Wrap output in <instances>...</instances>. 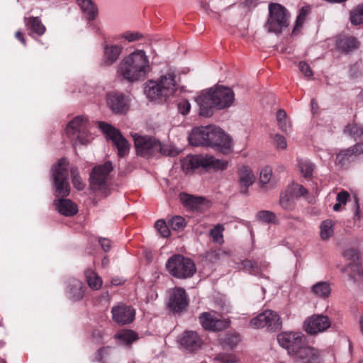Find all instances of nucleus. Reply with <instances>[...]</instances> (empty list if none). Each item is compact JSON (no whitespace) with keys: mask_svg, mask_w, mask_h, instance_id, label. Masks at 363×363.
<instances>
[{"mask_svg":"<svg viewBox=\"0 0 363 363\" xmlns=\"http://www.w3.org/2000/svg\"><path fill=\"white\" fill-rule=\"evenodd\" d=\"M151 70L149 57L143 50H135L118 64L117 74L128 82L143 81Z\"/></svg>","mask_w":363,"mask_h":363,"instance_id":"nucleus-1","label":"nucleus"},{"mask_svg":"<svg viewBox=\"0 0 363 363\" xmlns=\"http://www.w3.org/2000/svg\"><path fill=\"white\" fill-rule=\"evenodd\" d=\"M195 100L199 107L200 115L208 117L212 115L214 108L223 109L230 107L235 100V94L229 87L216 86L203 91Z\"/></svg>","mask_w":363,"mask_h":363,"instance_id":"nucleus-2","label":"nucleus"},{"mask_svg":"<svg viewBox=\"0 0 363 363\" xmlns=\"http://www.w3.org/2000/svg\"><path fill=\"white\" fill-rule=\"evenodd\" d=\"M179 87L175 69L168 67L157 79L145 83V93L151 101H166L177 94Z\"/></svg>","mask_w":363,"mask_h":363,"instance_id":"nucleus-3","label":"nucleus"},{"mask_svg":"<svg viewBox=\"0 0 363 363\" xmlns=\"http://www.w3.org/2000/svg\"><path fill=\"white\" fill-rule=\"evenodd\" d=\"M290 13L282 5L277 3L269 4V16L264 28L269 33L279 34L289 25Z\"/></svg>","mask_w":363,"mask_h":363,"instance_id":"nucleus-4","label":"nucleus"},{"mask_svg":"<svg viewBox=\"0 0 363 363\" xmlns=\"http://www.w3.org/2000/svg\"><path fill=\"white\" fill-rule=\"evenodd\" d=\"M228 166L227 160H219L211 155H188L182 161V167L186 173L199 167L225 170Z\"/></svg>","mask_w":363,"mask_h":363,"instance_id":"nucleus-5","label":"nucleus"},{"mask_svg":"<svg viewBox=\"0 0 363 363\" xmlns=\"http://www.w3.org/2000/svg\"><path fill=\"white\" fill-rule=\"evenodd\" d=\"M166 268L171 275L177 279L191 277L196 272L194 262L180 255H175L169 258Z\"/></svg>","mask_w":363,"mask_h":363,"instance_id":"nucleus-6","label":"nucleus"},{"mask_svg":"<svg viewBox=\"0 0 363 363\" xmlns=\"http://www.w3.org/2000/svg\"><path fill=\"white\" fill-rule=\"evenodd\" d=\"M68 161L65 158L58 160L57 163L52 167V178L53 180L55 196L66 197L69 195L70 187L68 182Z\"/></svg>","mask_w":363,"mask_h":363,"instance_id":"nucleus-7","label":"nucleus"},{"mask_svg":"<svg viewBox=\"0 0 363 363\" xmlns=\"http://www.w3.org/2000/svg\"><path fill=\"white\" fill-rule=\"evenodd\" d=\"M133 137L136 152L141 157H148L155 156L158 153L169 155L162 144L153 138L141 136L136 133Z\"/></svg>","mask_w":363,"mask_h":363,"instance_id":"nucleus-8","label":"nucleus"},{"mask_svg":"<svg viewBox=\"0 0 363 363\" xmlns=\"http://www.w3.org/2000/svg\"><path fill=\"white\" fill-rule=\"evenodd\" d=\"M88 123L87 118L78 116L67 124L66 133L76 143L86 145L91 140V137L88 133Z\"/></svg>","mask_w":363,"mask_h":363,"instance_id":"nucleus-9","label":"nucleus"},{"mask_svg":"<svg viewBox=\"0 0 363 363\" xmlns=\"http://www.w3.org/2000/svg\"><path fill=\"white\" fill-rule=\"evenodd\" d=\"M342 255L349 261L345 270L347 272L350 279L354 284L360 283L363 278L360 253L356 249L349 247L343 252Z\"/></svg>","mask_w":363,"mask_h":363,"instance_id":"nucleus-10","label":"nucleus"},{"mask_svg":"<svg viewBox=\"0 0 363 363\" xmlns=\"http://www.w3.org/2000/svg\"><path fill=\"white\" fill-rule=\"evenodd\" d=\"M99 128L106 137L113 142L118 150V155L120 157H124L128 155L130 145L119 130L105 122H99Z\"/></svg>","mask_w":363,"mask_h":363,"instance_id":"nucleus-11","label":"nucleus"},{"mask_svg":"<svg viewBox=\"0 0 363 363\" xmlns=\"http://www.w3.org/2000/svg\"><path fill=\"white\" fill-rule=\"evenodd\" d=\"M327 355L332 356L330 351L303 344L293 357L298 363H325Z\"/></svg>","mask_w":363,"mask_h":363,"instance_id":"nucleus-12","label":"nucleus"},{"mask_svg":"<svg viewBox=\"0 0 363 363\" xmlns=\"http://www.w3.org/2000/svg\"><path fill=\"white\" fill-rule=\"evenodd\" d=\"M113 169V167L111 162L94 167L89 177L91 189L94 191H105L107 189L108 177Z\"/></svg>","mask_w":363,"mask_h":363,"instance_id":"nucleus-13","label":"nucleus"},{"mask_svg":"<svg viewBox=\"0 0 363 363\" xmlns=\"http://www.w3.org/2000/svg\"><path fill=\"white\" fill-rule=\"evenodd\" d=\"M304 335L300 332H282L277 335L279 345L286 349L291 357L304 343Z\"/></svg>","mask_w":363,"mask_h":363,"instance_id":"nucleus-14","label":"nucleus"},{"mask_svg":"<svg viewBox=\"0 0 363 363\" xmlns=\"http://www.w3.org/2000/svg\"><path fill=\"white\" fill-rule=\"evenodd\" d=\"M256 181V177L252 169L247 165L238 167L236 172V184L238 191L244 196L249 195V189Z\"/></svg>","mask_w":363,"mask_h":363,"instance_id":"nucleus-15","label":"nucleus"},{"mask_svg":"<svg viewBox=\"0 0 363 363\" xmlns=\"http://www.w3.org/2000/svg\"><path fill=\"white\" fill-rule=\"evenodd\" d=\"M216 128L212 125L194 128L189 135L190 144L194 146H210Z\"/></svg>","mask_w":363,"mask_h":363,"instance_id":"nucleus-16","label":"nucleus"},{"mask_svg":"<svg viewBox=\"0 0 363 363\" xmlns=\"http://www.w3.org/2000/svg\"><path fill=\"white\" fill-rule=\"evenodd\" d=\"M330 325L331 321L328 316L323 315H313L306 318L303 323L304 330L310 335L323 333Z\"/></svg>","mask_w":363,"mask_h":363,"instance_id":"nucleus-17","label":"nucleus"},{"mask_svg":"<svg viewBox=\"0 0 363 363\" xmlns=\"http://www.w3.org/2000/svg\"><path fill=\"white\" fill-rule=\"evenodd\" d=\"M113 320L120 325L132 323L135 317V310L130 306L120 303L111 308Z\"/></svg>","mask_w":363,"mask_h":363,"instance_id":"nucleus-18","label":"nucleus"},{"mask_svg":"<svg viewBox=\"0 0 363 363\" xmlns=\"http://www.w3.org/2000/svg\"><path fill=\"white\" fill-rule=\"evenodd\" d=\"M210 147L222 154H230L233 151V139L221 128L217 127Z\"/></svg>","mask_w":363,"mask_h":363,"instance_id":"nucleus-19","label":"nucleus"},{"mask_svg":"<svg viewBox=\"0 0 363 363\" xmlns=\"http://www.w3.org/2000/svg\"><path fill=\"white\" fill-rule=\"evenodd\" d=\"M202 328L209 331H220L229 327L230 321L228 319H218L210 312H203L199 317Z\"/></svg>","mask_w":363,"mask_h":363,"instance_id":"nucleus-20","label":"nucleus"},{"mask_svg":"<svg viewBox=\"0 0 363 363\" xmlns=\"http://www.w3.org/2000/svg\"><path fill=\"white\" fill-rule=\"evenodd\" d=\"M188 298L186 291L182 288H174L169 292L168 301L169 308L174 313H179L188 306Z\"/></svg>","mask_w":363,"mask_h":363,"instance_id":"nucleus-21","label":"nucleus"},{"mask_svg":"<svg viewBox=\"0 0 363 363\" xmlns=\"http://www.w3.org/2000/svg\"><path fill=\"white\" fill-rule=\"evenodd\" d=\"M106 102L111 111L116 113H125L128 109V101L120 93L111 92L107 94Z\"/></svg>","mask_w":363,"mask_h":363,"instance_id":"nucleus-22","label":"nucleus"},{"mask_svg":"<svg viewBox=\"0 0 363 363\" xmlns=\"http://www.w3.org/2000/svg\"><path fill=\"white\" fill-rule=\"evenodd\" d=\"M123 48L119 45L104 44L101 63L104 66L114 64L121 56Z\"/></svg>","mask_w":363,"mask_h":363,"instance_id":"nucleus-23","label":"nucleus"},{"mask_svg":"<svg viewBox=\"0 0 363 363\" xmlns=\"http://www.w3.org/2000/svg\"><path fill=\"white\" fill-rule=\"evenodd\" d=\"M179 344L189 351H195L199 349L202 342L198 334L194 331H185L179 337Z\"/></svg>","mask_w":363,"mask_h":363,"instance_id":"nucleus-24","label":"nucleus"},{"mask_svg":"<svg viewBox=\"0 0 363 363\" xmlns=\"http://www.w3.org/2000/svg\"><path fill=\"white\" fill-rule=\"evenodd\" d=\"M363 152V145L361 143H357L353 147L340 151L336 155L335 164L341 167L349 162L353 156L361 155Z\"/></svg>","mask_w":363,"mask_h":363,"instance_id":"nucleus-25","label":"nucleus"},{"mask_svg":"<svg viewBox=\"0 0 363 363\" xmlns=\"http://www.w3.org/2000/svg\"><path fill=\"white\" fill-rule=\"evenodd\" d=\"M179 199L182 205L190 210L201 211L205 206L206 199L184 192L180 193Z\"/></svg>","mask_w":363,"mask_h":363,"instance_id":"nucleus-26","label":"nucleus"},{"mask_svg":"<svg viewBox=\"0 0 363 363\" xmlns=\"http://www.w3.org/2000/svg\"><path fill=\"white\" fill-rule=\"evenodd\" d=\"M84 291L85 286L81 281L74 278L69 280L66 294L70 300L72 301H79L83 298Z\"/></svg>","mask_w":363,"mask_h":363,"instance_id":"nucleus-27","label":"nucleus"},{"mask_svg":"<svg viewBox=\"0 0 363 363\" xmlns=\"http://www.w3.org/2000/svg\"><path fill=\"white\" fill-rule=\"evenodd\" d=\"M359 46V43L357 38L352 36L340 37L336 40V48L341 52H350L357 49Z\"/></svg>","mask_w":363,"mask_h":363,"instance_id":"nucleus-28","label":"nucleus"},{"mask_svg":"<svg viewBox=\"0 0 363 363\" xmlns=\"http://www.w3.org/2000/svg\"><path fill=\"white\" fill-rule=\"evenodd\" d=\"M24 22L28 34H35L38 36L43 35L45 32V27L38 17L24 18Z\"/></svg>","mask_w":363,"mask_h":363,"instance_id":"nucleus-29","label":"nucleus"},{"mask_svg":"<svg viewBox=\"0 0 363 363\" xmlns=\"http://www.w3.org/2000/svg\"><path fill=\"white\" fill-rule=\"evenodd\" d=\"M54 204L56 206L58 211L65 216H74L78 211L77 206L69 199H61L55 200Z\"/></svg>","mask_w":363,"mask_h":363,"instance_id":"nucleus-30","label":"nucleus"},{"mask_svg":"<svg viewBox=\"0 0 363 363\" xmlns=\"http://www.w3.org/2000/svg\"><path fill=\"white\" fill-rule=\"evenodd\" d=\"M264 314L266 317V318H264V322H266L265 327H267L268 330L276 331L281 329L282 322L277 313L272 310H266L264 311Z\"/></svg>","mask_w":363,"mask_h":363,"instance_id":"nucleus-31","label":"nucleus"},{"mask_svg":"<svg viewBox=\"0 0 363 363\" xmlns=\"http://www.w3.org/2000/svg\"><path fill=\"white\" fill-rule=\"evenodd\" d=\"M335 225V222L332 219H326L320 223V238L322 240L327 241L334 235Z\"/></svg>","mask_w":363,"mask_h":363,"instance_id":"nucleus-32","label":"nucleus"},{"mask_svg":"<svg viewBox=\"0 0 363 363\" xmlns=\"http://www.w3.org/2000/svg\"><path fill=\"white\" fill-rule=\"evenodd\" d=\"M114 337L120 344L128 345L138 338V335L131 330H122L117 333Z\"/></svg>","mask_w":363,"mask_h":363,"instance_id":"nucleus-33","label":"nucleus"},{"mask_svg":"<svg viewBox=\"0 0 363 363\" xmlns=\"http://www.w3.org/2000/svg\"><path fill=\"white\" fill-rule=\"evenodd\" d=\"M312 291L317 296L326 298L331 293L330 285L326 281H319L312 286Z\"/></svg>","mask_w":363,"mask_h":363,"instance_id":"nucleus-34","label":"nucleus"},{"mask_svg":"<svg viewBox=\"0 0 363 363\" xmlns=\"http://www.w3.org/2000/svg\"><path fill=\"white\" fill-rule=\"evenodd\" d=\"M85 276L89 287L94 290H99L102 286V279L94 271L87 269Z\"/></svg>","mask_w":363,"mask_h":363,"instance_id":"nucleus-35","label":"nucleus"},{"mask_svg":"<svg viewBox=\"0 0 363 363\" xmlns=\"http://www.w3.org/2000/svg\"><path fill=\"white\" fill-rule=\"evenodd\" d=\"M83 12L86 13L89 20H93L96 16V9L91 0H77Z\"/></svg>","mask_w":363,"mask_h":363,"instance_id":"nucleus-36","label":"nucleus"},{"mask_svg":"<svg viewBox=\"0 0 363 363\" xmlns=\"http://www.w3.org/2000/svg\"><path fill=\"white\" fill-rule=\"evenodd\" d=\"M277 121L280 130L286 133L291 130V125L286 118L285 111L280 109L277 113Z\"/></svg>","mask_w":363,"mask_h":363,"instance_id":"nucleus-37","label":"nucleus"},{"mask_svg":"<svg viewBox=\"0 0 363 363\" xmlns=\"http://www.w3.org/2000/svg\"><path fill=\"white\" fill-rule=\"evenodd\" d=\"M298 167L301 173L305 178H309L312 176L314 164L307 159H300L298 160Z\"/></svg>","mask_w":363,"mask_h":363,"instance_id":"nucleus-38","label":"nucleus"},{"mask_svg":"<svg viewBox=\"0 0 363 363\" xmlns=\"http://www.w3.org/2000/svg\"><path fill=\"white\" fill-rule=\"evenodd\" d=\"M279 204L283 209L292 211L295 207L292 194L286 191L281 193L279 199Z\"/></svg>","mask_w":363,"mask_h":363,"instance_id":"nucleus-39","label":"nucleus"},{"mask_svg":"<svg viewBox=\"0 0 363 363\" xmlns=\"http://www.w3.org/2000/svg\"><path fill=\"white\" fill-rule=\"evenodd\" d=\"M256 218L263 223H276L277 216L276 214L270 211L263 210L257 212Z\"/></svg>","mask_w":363,"mask_h":363,"instance_id":"nucleus-40","label":"nucleus"},{"mask_svg":"<svg viewBox=\"0 0 363 363\" xmlns=\"http://www.w3.org/2000/svg\"><path fill=\"white\" fill-rule=\"evenodd\" d=\"M310 10L309 6H303L301 9L300 12L297 16L293 32H295L296 30H298L302 27L306 20L307 16L310 13Z\"/></svg>","mask_w":363,"mask_h":363,"instance_id":"nucleus-41","label":"nucleus"},{"mask_svg":"<svg viewBox=\"0 0 363 363\" xmlns=\"http://www.w3.org/2000/svg\"><path fill=\"white\" fill-rule=\"evenodd\" d=\"M143 38V35L138 32L125 31L115 38V40H121L124 39L128 43L135 42L140 40Z\"/></svg>","mask_w":363,"mask_h":363,"instance_id":"nucleus-42","label":"nucleus"},{"mask_svg":"<svg viewBox=\"0 0 363 363\" xmlns=\"http://www.w3.org/2000/svg\"><path fill=\"white\" fill-rule=\"evenodd\" d=\"M344 132L357 140L363 135V128L360 125L352 123L347 125Z\"/></svg>","mask_w":363,"mask_h":363,"instance_id":"nucleus-43","label":"nucleus"},{"mask_svg":"<svg viewBox=\"0 0 363 363\" xmlns=\"http://www.w3.org/2000/svg\"><path fill=\"white\" fill-rule=\"evenodd\" d=\"M224 231V226L222 224H217L210 231V235L212 240L215 242L222 243L223 242V233Z\"/></svg>","mask_w":363,"mask_h":363,"instance_id":"nucleus-44","label":"nucleus"},{"mask_svg":"<svg viewBox=\"0 0 363 363\" xmlns=\"http://www.w3.org/2000/svg\"><path fill=\"white\" fill-rule=\"evenodd\" d=\"M111 349L108 347L99 349L95 354L94 361L100 363H108L111 354Z\"/></svg>","mask_w":363,"mask_h":363,"instance_id":"nucleus-45","label":"nucleus"},{"mask_svg":"<svg viewBox=\"0 0 363 363\" xmlns=\"http://www.w3.org/2000/svg\"><path fill=\"white\" fill-rule=\"evenodd\" d=\"M350 21L353 25H359L363 22V5H358L357 8L351 12Z\"/></svg>","mask_w":363,"mask_h":363,"instance_id":"nucleus-46","label":"nucleus"},{"mask_svg":"<svg viewBox=\"0 0 363 363\" xmlns=\"http://www.w3.org/2000/svg\"><path fill=\"white\" fill-rule=\"evenodd\" d=\"M169 225L172 230H180L185 227L186 223L183 217L176 216L169 220Z\"/></svg>","mask_w":363,"mask_h":363,"instance_id":"nucleus-47","label":"nucleus"},{"mask_svg":"<svg viewBox=\"0 0 363 363\" xmlns=\"http://www.w3.org/2000/svg\"><path fill=\"white\" fill-rule=\"evenodd\" d=\"M228 254L225 251L219 249L208 252L206 255V259L208 262L213 263L223 259Z\"/></svg>","mask_w":363,"mask_h":363,"instance_id":"nucleus-48","label":"nucleus"},{"mask_svg":"<svg viewBox=\"0 0 363 363\" xmlns=\"http://www.w3.org/2000/svg\"><path fill=\"white\" fill-rule=\"evenodd\" d=\"M71 176L72 184L77 190H82L84 188V184L82 182L77 168L73 167L71 169Z\"/></svg>","mask_w":363,"mask_h":363,"instance_id":"nucleus-49","label":"nucleus"},{"mask_svg":"<svg viewBox=\"0 0 363 363\" xmlns=\"http://www.w3.org/2000/svg\"><path fill=\"white\" fill-rule=\"evenodd\" d=\"M214 360L218 361L221 363H235V362H238L239 359L235 354H234L233 353H230V354L222 353V354H218L215 357Z\"/></svg>","mask_w":363,"mask_h":363,"instance_id":"nucleus-50","label":"nucleus"},{"mask_svg":"<svg viewBox=\"0 0 363 363\" xmlns=\"http://www.w3.org/2000/svg\"><path fill=\"white\" fill-rule=\"evenodd\" d=\"M177 108L179 113L186 116L191 110V104L189 100L182 99L177 101Z\"/></svg>","mask_w":363,"mask_h":363,"instance_id":"nucleus-51","label":"nucleus"},{"mask_svg":"<svg viewBox=\"0 0 363 363\" xmlns=\"http://www.w3.org/2000/svg\"><path fill=\"white\" fill-rule=\"evenodd\" d=\"M272 169L266 167L263 168L259 174V182L261 188H264V185L268 184L272 177Z\"/></svg>","mask_w":363,"mask_h":363,"instance_id":"nucleus-52","label":"nucleus"},{"mask_svg":"<svg viewBox=\"0 0 363 363\" xmlns=\"http://www.w3.org/2000/svg\"><path fill=\"white\" fill-rule=\"evenodd\" d=\"M241 265L242 266V269L250 274H257L259 272L257 263L254 261L246 259L242 262Z\"/></svg>","mask_w":363,"mask_h":363,"instance_id":"nucleus-53","label":"nucleus"},{"mask_svg":"<svg viewBox=\"0 0 363 363\" xmlns=\"http://www.w3.org/2000/svg\"><path fill=\"white\" fill-rule=\"evenodd\" d=\"M240 341L239 335L237 334H228L223 340V344L230 348L234 347Z\"/></svg>","mask_w":363,"mask_h":363,"instance_id":"nucleus-54","label":"nucleus"},{"mask_svg":"<svg viewBox=\"0 0 363 363\" xmlns=\"http://www.w3.org/2000/svg\"><path fill=\"white\" fill-rule=\"evenodd\" d=\"M155 228H157V230H158V232L162 237L167 238L169 236L170 231H169L164 220H162V219L158 220L155 223Z\"/></svg>","mask_w":363,"mask_h":363,"instance_id":"nucleus-55","label":"nucleus"},{"mask_svg":"<svg viewBox=\"0 0 363 363\" xmlns=\"http://www.w3.org/2000/svg\"><path fill=\"white\" fill-rule=\"evenodd\" d=\"M264 318H266V317L264 316V312H262L250 320V325L253 328H264L266 325Z\"/></svg>","mask_w":363,"mask_h":363,"instance_id":"nucleus-56","label":"nucleus"},{"mask_svg":"<svg viewBox=\"0 0 363 363\" xmlns=\"http://www.w3.org/2000/svg\"><path fill=\"white\" fill-rule=\"evenodd\" d=\"M274 141L277 148L284 150L287 147V143L285 137L281 135L276 134L274 136Z\"/></svg>","mask_w":363,"mask_h":363,"instance_id":"nucleus-57","label":"nucleus"},{"mask_svg":"<svg viewBox=\"0 0 363 363\" xmlns=\"http://www.w3.org/2000/svg\"><path fill=\"white\" fill-rule=\"evenodd\" d=\"M298 67L301 72L303 73L305 77H309L313 75V72L311 70L310 66L306 62H300L298 64Z\"/></svg>","mask_w":363,"mask_h":363,"instance_id":"nucleus-58","label":"nucleus"},{"mask_svg":"<svg viewBox=\"0 0 363 363\" xmlns=\"http://www.w3.org/2000/svg\"><path fill=\"white\" fill-rule=\"evenodd\" d=\"M349 194L345 191H342L337 194L336 197V201L341 205H345L349 198Z\"/></svg>","mask_w":363,"mask_h":363,"instance_id":"nucleus-59","label":"nucleus"},{"mask_svg":"<svg viewBox=\"0 0 363 363\" xmlns=\"http://www.w3.org/2000/svg\"><path fill=\"white\" fill-rule=\"evenodd\" d=\"M293 191L296 196H304L307 194V190L300 184H295L293 187Z\"/></svg>","mask_w":363,"mask_h":363,"instance_id":"nucleus-60","label":"nucleus"},{"mask_svg":"<svg viewBox=\"0 0 363 363\" xmlns=\"http://www.w3.org/2000/svg\"><path fill=\"white\" fill-rule=\"evenodd\" d=\"M99 242L101 244V246L102 249L105 252H108L111 250V245L110 240L106 239V238H101L99 240Z\"/></svg>","mask_w":363,"mask_h":363,"instance_id":"nucleus-61","label":"nucleus"},{"mask_svg":"<svg viewBox=\"0 0 363 363\" xmlns=\"http://www.w3.org/2000/svg\"><path fill=\"white\" fill-rule=\"evenodd\" d=\"M360 218H361V216H360L359 206L357 202L356 201V210H355V212L354 214V222H356L357 220L360 221Z\"/></svg>","mask_w":363,"mask_h":363,"instance_id":"nucleus-62","label":"nucleus"},{"mask_svg":"<svg viewBox=\"0 0 363 363\" xmlns=\"http://www.w3.org/2000/svg\"><path fill=\"white\" fill-rule=\"evenodd\" d=\"M15 37H16V38L19 41H21V42L24 45H26V39H25V38L23 37V33H22L20 30H18V31H17V32L16 33V34H15Z\"/></svg>","mask_w":363,"mask_h":363,"instance_id":"nucleus-63","label":"nucleus"},{"mask_svg":"<svg viewBox=\"0 0 363 363\" xmlns=\"http://www.w3.org/2000/svg\"><path fill=\"white\" fill-rule=\"evenodd\" d=\"M111 284L113 286H118L123 283V281L120 278H113L111 279Z\"/></svg>","mask_w":363,"mask_h":363,"instance_id":"nucleus-64","label":"nucleus"}]
</instances>
